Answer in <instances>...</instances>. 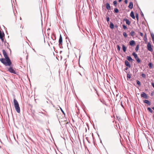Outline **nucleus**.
Segmentation results:
<instances>
[{
    "mask_svg": "<svg viewBox=\"0 0 154 154\" xmlns=\"http://www.w3.org/2000/svg\"><path fill=\"white\" fill-rule=\"evenodd\" d=\"M2 52L5 58H0V61L5 66H10L11 65L12 63L9 57L5 50H3Z\"/></svg>",
    "mask_w": 154,
    "mask_h": 154,
    "instance_id": "1",
    "label": "nucleus"
},
{
    "mask_svg": "<svg viewBox=\"0 0 154 154\" xmlns=\"http://www.w3.org/2000/svg\"><path fill=\"white\" fill-rule=\"evenodd\" d=\"M14 106L16 111L18 113L20 112V109L17 101L15 99H14Z\"/></svg>",
    "mask_w": 154,
    "mask_h": 154,
    "instance_id": "2",
    "label": "nucleus"
},
{
    "mask_svg": "<svg viewBox=\"0 0 154 154\" xmlns=\"http://www.w3.org/2000/svg\"><path fill=\"white\" fill-rule=\"evenodd\" d=\"M7 67L6 68V69L9 71L11 73H13L14 74H16V72H15L14 69L13 68L12 66H11V65L10 66H6Z\"/></svg>",
    "mask_w": 154,
    "mask_h": 154,
    "instance_id": "3",
    "label": "nucleus"
},
{
    "mask_svg": "<svg viewBox=\"0 0 154 154\" xmlns=\"http://www.w3.org/2000/svg\"><path fill=\"white\" fill-rule=\"evenodd\" d=\"M147 48L148 50L151 52H152L153 51L150 42H148L147 44Z\"/></svg>",
    "mask_w": 154,
    "mask_h": 154,
    "instance_id": "4",
    "label": "nucleus"
},
{
    "mask_svg": "<svg viewBox=\"0 0 154 154\" xmlns=\"http://www.w3.org/2000/svg\"><path fill=\"white\" fill-rule=\"evenodd\" d=\"M141 97H143L145 99H147L148 98L147 95L144 92H143L141 94Z\"/></svg>",
    "mask_w": 154,
    "mask_h": 154,
    "instance_id": "5",
    "label": "nucleus"
},
{
    "mask_svg": "<svg viewBox=\"0 0 154 154\" xmlns=\"http://www.w3.org/2000/svg\"><path fill=\"white\" fill-rule=\"evenodd\" d=\"M125 64L129 68L131 67V65L129 63L127 60L125 61Z\"/></svg>",
    "mask_w": 154,
    "mask_h": 154,
    "instance_id": "6",
    "label": "nucleus"
},
{
    "mask_svg": "<svg viewBox=\"0 0 154 154\" xmlns=\"http://www.w3.org/2000/svg\"><path fill=\"white\" fill-rule=\"evenodd\" d=\"M59 45H62V36L61 35H60V36L59 40Z\"/></svg>",
    "mask_w": 154,
    "mask_h": 154,
    "instance_id": "7",
    "label": "nucleus"
},
{
    "mask_svg": "<svg viewBox=\"0 0 154 154\" xmlns=\"http://www.w3.org/2000/svg\"><path fill=\"white\" fill-rule=\"evenodd\" d=\"M124 21H125L126 23L128 25H130L131 24V22L127 19H125L124 20Z\"/></svg>",
    "mask_w": 154,
    "mask_h": 154,
    "instance_id": "8",
    "label": "nucleus"
},
{
    "mask_svg": "<svg viewBox=\"0 0 154 154\" xmlns=\"http://www.w3.org/2000/svg\"><path fill=\"white\" fill-rule=\"evenodd\" d=\"M130 45L131 46H133L135 45V42L134 40H131L129 42Z\"/></svg>",
    "mask_w": 154,
    "mask_h": 154,
    "instance_id": "9",
    "label": "nucleus"
},
{
    "mask_svg": "<svg viewBox=\"0 0 154 154\" xmlns=\"http://www.w3.org/2000/svg\"><path fill=\"white\" fill-rule=\"evenodd\" d=\"M144 103H146L148 105L150 106L151 104L150 102L148 100H144L143 101Z\"/></svg>",
    "mask_w": 154,
    "mask_h": 154,
    "instance_id": "10",
    "label": "nucleus"
},
{
    "mask_svg": "<svg viewBox=\"0 0 154 154\" xmlns=\"http://www.w3.org/2000/svg\"><path fill=\"white\" fill-rule=\"evenodd\" d=\"M106 8L108 10H109L110 9V5L108 3H107L106 4Z\"/></svg>",
    "mask_w": 154,
    "mask_h": 154,
    "instance_id": "11",
    "label": "nucleus"
},
{
    "mask_svg": "<svg viewBox=\"0 0 154 154\" xmlns=\"http://www.w3.org/2000/svg\"><path fill=\"white\" fill-rule=\"evenodd\" d=\"M130 16L134 19L135 18V17L134 15V13L132 11L131 13Z\"/></svg>",
    "mask_w": 154,
    "mask_h": 154,
    "instance_id": "12",
    "label": "nucleus"
},
{
    "mask_svg": "<svg viewBox=\"0 0 154 154\" xmlns=\"http://www.w3.org/2000/svg\"><path fill=\"white\" fill-rule=\"evenodd\" d=\"M128 7L132 9L133 7V3L131 2H130Z\"/></svg>",
    "mask_w": 154,
    "mask_h": 154,
    "instance_id": "13",
    "label": "nucleus"
},
{
    "mask_svg": "<svg viewBox=\"0 0 154 154\" xmlns=\"http://www.w3.org/2000/svg\"><path fill=\"white\" fill-rule=\"evenodd\" d=\"M122 49L124 52H125L126 51V47L124 45H122Z\"/></svg>",
    "mask_w": 154,
    "mask_h": 154,
    "instance_id": "14",
    "label": "nucleus"
},
{
    "mask_svg": "<svg viewBox=\"0 0 154 154\" xmlns=\"http://www.w3.org/2000/svg\"><path fill=\"white\" fill-rule=\"evenodd\" d=\"M132 54L134 56L135 59L138 57L137 54L134 52L132 53Z\"/></svg>",
    "mask_w": 154,
    "mask_h": 154,
    "instance_id": "15",
    "label": "nucleus"
},
{
    "mask_svg": "<svg viewBox=\"0 0 154 154\" xmlns=\"http://www.w3.org/2000/svg\"><path fill=\"white\" fill-rule=\"evenodd\" d=\"M126 58L129 61H131L133 60L132 58L130 56H127Z\"/></svg>",
    "mask_w": 154,
    "mask_h": 154,
    "instance_id": "16",
    "label": "nucleus"
},
{
    "mask_svg": "<svg viewBox=\"0 0 154 154\" xmlns=\"http://www.w3.org/2000/svg\"><path fill=\"white\" fill-rule=\"evenodd\" d=\"M5 36V34L4 32H0V38L3 37Z\"/></svg>",
    "mask_w": 154,
    "mask_h": 154,
    "instance_id": "17",
    "label": "nucleus"
},
{
    "mask_svg": "<svg viewBox=\"0 0 154 154\" xmlns=\"http://www.w3.org/2000/svg\"><path fill=\"white\" fill-rule=\"evenodd\" d=\"M135 60H136L137 61V63H140L141 60H140V59L138 57L137 58H136V59H135Z\"/></svg>",
    "mask_w": 154,
    "mask_h": 154,
    "instance_id": "18",
    "label": "nucleus"
},
{
    "mask_svg": "<svg viewBox=\"0 0 154 154\" xmlns=\"http://www.w3.org/2000/svg\"><path fill=\"white\" fill-rule=\"evenodd\" d=\"M114 26L113 24L112 23L110 22V28L111 29H113L114 28Z\"/></svg>",
    "mask_w": 154,
    "mask_h": 154,
    "instance_id": "19",
    "label": "nucleus"
},
{
    "mask_svg": "<svg viewBox=\"0 0 154 154\" xmlns=\"http://www.w3.org/2000/svg\"><path fill=\"white\" fill-rule=\"evenodd\" d=\"M130 35L132 36H134L135 35V32L133 31H131L130 32Z\"/></svg>",
    "mask_w": 154,
    "mask_h": 154,
    "instance_id": "20",
    "label": "nucleus"
},
{
    "mask_svg": "<svg viewBox=\"0 0 154 154\" xmlns=\"http://www.w3.org/2000/svg\"><path fill=\"white\" fill-rule=\"evenodd\" d=\"M119 11V10L117 8H115L114 10V12L115 13H118Z\"/></svg>",
    "mask_w": 154,
    "mask_h": 154,
    "instance_id": "21",
    "label": "nucleus"
},
{
    "mask_svg": "<svg viewBox=\"0 0 154 154\" xmlns=\"http://www.w3.org/2000/svg\"><path fill=\"white\" fill-rule=\"evenodd\" d=\"M147 110L149 111L151 113H152L153 112V111L150 108L148 107L147 108Z\"/></svg>",
    "mask_w": 154,
    "mask_h": 154,
    "instance_id": "22",
    "label": "nucleus"
},
{
    "mask_svg": "<svg viewBox=\"0 0 154 154\" xmlns=\"http://www.w3.org/2000/svg\"><path fill=\"white\" fill-rule=\"evenodd\" d=\"M148 66H149V67L150 68H152V63H149V64H148Z\"/></svg>",
    "mask_w": 154,
    "mask_h": 154,
    "instance_id": "23",
    "label": "nucleus"
},
{
    "mask_svg": "<svg viewBox=\"0 0 154 154\" xmlns=\"http://www.w3.org/2000/svg\"><path fill=\"white\" fill-rule=\"evenodd\" d=\"M147 38L146 35V34H145L144 35V41L145 42L147 41Z\"/></svg>",
    "mask_w": 154,
    "mask_h": 154,
    "instance_id": "24",
    "label": "nucleus"
},
{
    "mask_svg": "<svg viewBox=\"0 0 154 154\" xmlns=\"http://www.w3.org/2000/svg\"><path fill=\"white\" fill-rule=\"evenodd\" d=\"M136 17L137 21H138L139 20V16L138 14L137 13L136 14Z\"/></svg>",
    "mask_w": 154,
    "mask_h": 154,
    "instance_id": "25",
    "label": "nucleus"
},
{
    "mask_svg": "<svg viewBox=\"0 0 154 154\" xmlns=\"http://www.w3.org/2000/svg\"><path fill=\"white\" fill-rule=\"evenodd\" d=\"M139 45H137L136 48H135V51H137L138 50V49H139Z\"/></svg>",
    "mask_w": 154,
    "mask_h": 154,
    "instance_id": "26",
    "label": "nucleus"
},
{
    "mask_svg": "<svg viewBox=\"0 0 154 154\" xmlns=\"http://www.w3.org/2000/svg\"><path fill=\"white\" fill-rule=\"evenodd\" d=\"M123 35L124 36L125 38L127 37V35L125 32H124L123 33Z\"/></svg>",
    "mask_w": 154,
    "mask_h": 154,
    "instance_id": "27",
    "label": "nucleus"
},
{
    "mask_svg": "<svg viewBox=\"0 0 154 154\" xmlns=\"http://www.w3.org/2000/svg\"><path fill=\"white\" fill-rule=\"evenodd\" d=\"M127 77L129 79H131V75L129 74H127Z\"/></svg>",
    "mask_w": 154,
    "mask_h": 154,
    "instance_id": "28",
    "label": "nucleus"
},
{
    "mask_svg": "<svg viewBox=\"0 0 154 154\" xmlns=\"http://www.w3.org/2000/svg\"><path fill=\"white\" fill-rule=\"evenodd\" d=\"M136 82H137V84L139 86H140V85H141L140 82L139 81H138V80H137Z\"/></svg>",
    "mask_w": 154,
    "mask_h": 154,
    "instance_id": "29",
    "label": "nucleus"
},
{
    "mask_svg": "<svg viewBox=\"0 0 154 154\" xmlns=\"http://www.w3.org/2000/svg\"><path fill=\"white\" fill-rule=\"evenodd\" d=\"M122 26L124 29H127V27L125 25H123Z\"/></svg>",
    "mask_w": 154,
    "mask_h": 154,
    "instance_id": "30",
    "label": "nucleus"
},
{
    "mask_svg": "<svg viewBox=\"0 0 154 154\" xmlns=\"http://www.w3.org/2000/svg\"><path fill=\"white\" fill-rule=\"evenodd\" d=\"M141 76L143 78H145L146 77V75L144 73L142 74Z\"/></svg>",
    "mask_w": 154,
    "mask_h": 154,
    "instance_id": "31",
    "label": "nucleus"
},
{
    "mask_svg": "<svg viewBox=\"0 0 154 154\" xmlns=\"http://www.w3.org/2000/svg\"><path fill=\"white\" fill-rule=\"evenodd\" d=\"M113 4L114 5H115V6H116V5L117 4V1L116 0L114 1L113 2Z\"/></svg>",
    "mask_w": 154,
    "mask_h": 154,
    "instance_id": "32",
    "label": "nucleus"
},
{
    "mask_svg": "<svg viewBox=\"0 0 154 154\" xmlns=\"http://www.w3.org/2000/svg\"><path fill=\"white\" fill-rule=\"evenodd\" d=\"M117 48L119 51H120V47L119 45H117Z\"/></svg>",
    "mask_w": 154,
    "mask_h": 154,
    "instance_id": "33",
    "label": "nucleus"
},
{
    "mask_svg": "<svg viewBox=\"0 0 154 154\" xmlns=\"http://www.w3.org/2000/svg\"><path fill=\"white\" fill-rule=\"evenodd\" d=\"M106 20L107 22H109V17H106Z\"/></svg>",
    "mask_w": 154,
    "mask_h": 154,
    "instance_id": "34",
    "label": "nucleus"
},
{
    "mask_svg": "<svg viewBox=\"0 0 154 154\" xmlns=\"http://www.w3.org/2000/svg\"><path fill=\"white\" fill-rule=\"evenodd\" d=\"M0 38L1 39L2 42H3L4 41V39L3 38V37Z\"/></svg>",
    "mask_w": 154,
    "mask_h": 154,
    "instance_id": "35",
    "label": "nucleus"
},
{
    "mask_svg": "<svg viewBox=\"0 0 154 154\" xmlns=\"http://www.w3.org/2000/svg\"><path fill=\"white\" fill-rule=\"evenodd\" d=\"M151 84L152 87L154 88V83L153 82H152Z\"/></svg>",
    "mask_w": 154,
    "mask_h": 154,
    "instance_id": "36",
    "label": "nucleus"
},
{
    "mask_svg": "<svg viewBox=\"0 0 154 154\" xmlns=\"http://www.w3.org/2000/svg\"><path fill=\"white\" fill-rule=\"evenodd\" d=\"M140 35L141 36H143V34L142 33V32H140Z\"/></svg>",
    "mask_w": 154,
    "mask_h": 154,
    "instance_id": "37",
    "label": "nucleus"
},
{
    "mask_svg": "<svg viewBox=\"0 0 154 154\" xmlns=\"http://www.w3.org/2000/svg\"><path fill=\"white\" fill-rule=\"evenodd\" d=\"M125 2L126 4H127L128 3V1L127 0H125Z\"/></svg>",
    "mask_w": 154,
    "mask_h": 154,
    "instance_id": "38",
    "label": "nucleus"
},
{
    "mask_svg": "<svg viewBox=\"0 0 154 154\" xmlns=\"http://www.w3.org/2000/svg\"><path fill=\"white\" fill-rule=\"evenodd\" d=\"M141 16H143V13L142 12H141Z\"/></svg>",
    "mask_w": 154,
    "mask_h": 154,
    "instance_id": "39",
    "label": "nucleus"
},
{
    "mask_svg": "<svg viewBox=\"0 0 154 154\" xmlns=\"http://www.w3.org/2000/svg\"><path fill=\"white\" fill-rule=\"evenodd\" d=\"M128 69V67H127L125 69V70H126Z\"/></svg>",
    "mask_w": 154,
    "mask_h": 154,
    "instance_id": "40",
    "label": "nucleus"
},
{
    "mask_svg": "<svg viewBox=\"0 0 154 154\" xmlns=\"http://www.w3.org/2000/svg\"><path fill=\"white\" fill-rule=\"evenodd\" d=\"M42 113L43 114H44V115L46 116H47V115H46V114L44 113H43V112H42Z\"/></svg>",
    "mask_w": 154,
    "mask_h": 154,
    "instance_id": "41",
    "label": "nucleus"
},
{
    "mask_svg": "<svg viewBox=\"0 0 154 154\" xmlns=\"http://www.w3.org/2000/svg\"><path fill=\"white\" fill-rule=\"evenodd\" d=\"M121 106H122L123 108H124V106H123L122 105V103H121Z\"/></svg>",
    "mask_w": 154,
    "mask_h": 154,
    "instance_id": "42",
    "label": "nucleus"
},
{
    "mask_svg": "<svg viewBox=\"0 0 154 154\" xmlns=\"http://www.w3.org/2000/svg\"><path fill=\"white\" fill-rule=\"evenodd\" d=\"M122 0H119V2H121L122 1Z\"/></svg>",
    "mask_w": 154,
    "mask_h": 154,
    "instance_id": "43",
    "label": "nucleus"
},
{
    "mask_svg": "<svg viewBox=\"0 0 154 154\" xmlns=\"http://www.w3.org/2000/svg\"><path fill=\"white\" fill-rule=\"evenodd\" d=\"M61 111H62V112L63 113H64V112L63 111V110L61 109Z\"/></svg>",
    "mask_w": 154,
    "mask_h": 154,
    "instance_id": "44",
    "label": "nucleus"
},
{
    "mask_svg": "<svg viewBox=\"0 0 154 154\" xmlns=\"http://www.w3.org/2000/svg\"><path fill=\"white\" fill-rule=\"evenodd\" d=\"M152 109L154 110V107H152Z\"/></svg>",
    "mask_w": 154,
    "mask_h": 154,
    "instance_id": "45",
    "label": "nucleus"
},
{
    "mask_svg": "<svg viewBox=\"0 0 154 154\" xmlns=\"http://www.w3.org/2000/svg\"><path fill=\"white\" fill-rule=\"evenodd\" d=\"M79 74H80L81 76H82V75H81V73H80V72H79Z\"/></svg>",
    "mask_w": 154,
    "mask_h": 154,
    "instance_id": "46",
    "label": "nucleus"
},
{
    "mask_svg": "<svg viewBox=\"0 0 154 154\" xmlns=\"http://www.w3.org/2000/svg\"><path fill=\"white\" fill-rule=\"evenodd\" d=\"M153 118H154V115L153 116Z\"/></svg>",
    "mask_w": 154,
    "mask_h": 154,
    "instance_id": "47",
    "label": "nucleus"
}]
</instances>
